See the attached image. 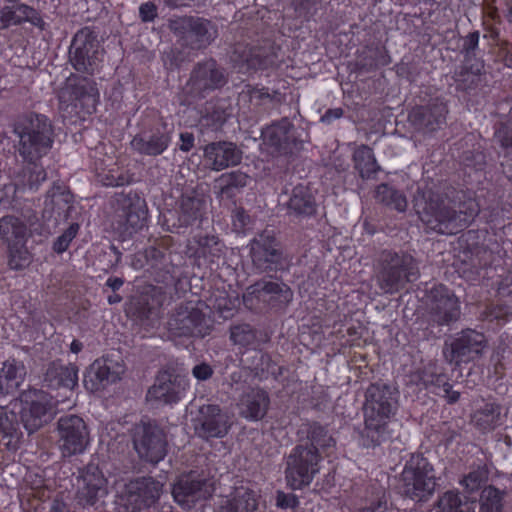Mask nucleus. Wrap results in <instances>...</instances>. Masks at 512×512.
I'll return each mask as SVG.
<instances>
[{"label": "nucleus", "instance_id": "1", "mask_svg": "<svg viewBox=\"0 0 512 512\" xmlns=\"http://www.w3.org/2000/svg\"><path fill=\"white\" fill-rule=\"evenodd\" d=\"M58 404L46 392L29 389L8 405L0 406V441L8 450H17L22 438L18 415L27 432L33 433L53 418Z\"/></svg>", "mask_w": 512, "mask_h": 512}, {"label": "nucleus", "instance_id": "2", "mask_svg": "<svg viewBox=\"0 0 512 512\" xmlns=\"http://www.w3.org/2000/svg\"><path fill=\"white\" fill-rule=\"evenodd\" d=\"M14 133L18 137V152L32 168L27 169V182L16 184L15 190L26 188L37 189L45 181L46 172L36 161L46 155L53 145V128L48 117L31 113L19 119L14 125ZM26 177V174L24 175Z\"/></svg>", "mask_w": 512, "mask_h": 512}, {"label": "nucleus", "instance_id": "3", "mask_svg": "<svg viewBox=\"0 0 512 512\" xmlns=\"http://www.w3.org/2000/svg\"><path fill=\"white\" fill-rule=\"evenodd\" d=\"M396 390L388 385L372 384L366 393L365 427L359 433V445L373 448L388 440L390 418L396 411Z\"/></svg>", "mask_w": 512, "mask_h": 512}, {"label": "nucleus", "instance_id": "4", "mask_svg": "<svg viewBox=\"0 0 512 512\" xmlns=\"http://www.w3.org/2000/svg\"><path fill=\"white\" fill-rule=\"evenodd\" d=\"M310 444L298 445L287 458L285 477L287 485L293 490L302 489L311 484L320 471L321 456L318 448L326 449L335 445V440L320 425H311L308 432Z\"/></svg>", "mask_w": 512, "mask_h": 512}, {"label": "nucleus", "instance_id": "5", "mask_svg": "<svg viewBox=\"0 0 512 512\" xmlns=\"http://www.w3.org/2000/svg\"><path fill=\"white\" fill-rule=\"evenodd\" d=\"M437 478L431 463L420 454H413L406 461L401 473L403 493L415 501L429 499L436 488Z\"/></svg>", "mask_w": 512, "mask_h": 512}, {"label": "nucleus", "instance_id": "6", "mask_svg": "<svg viewBox=\"0 0 512 512\" xmlns=\"http://www.w3.org/2000/svg\"><path fill=\"white\" fill-rule=\"evenodd\" d=\"M99 100V92L95 84L84 79L77 85L68 83L59 93V108L63 117L92 114Z\"/></svg>", "mask_w": 512, "mask_h": 512}, {"label": "nucleus", "instance_id": "7", "mask_svg": "<svg viewBox=\"0 0 512 512\" xmlns=\"http://www.w3.org/2000/svg\"><path fill=\"white\" fill-rule=\"evenodd\" d=\"M59 449L64 457L83 453L90 443L89 431L84 420L76 415L58 420Z\"/></svg>", "mask_w": 512, "mask_h": 512}, {"label": "nucleus", "instance_id": "8", "mask_svg": "<svg viewBox=\"0 0 512 512\" xmlns=\"http://www.w3.org/2000/svg\"><path fill=\"white\" fill-rule=\"evenodd\" d=\"M0 235L9 244V266L18 270L30 263V255L24 244L27 238L25 224L14 216H5L0 219Z\"/></svg>", "mask_w": 512, "mask_h": 512}, {"label": "nucleus", "instance_id": "9", "mask_svg": "<svg viewBox=\"0 0 512 512\" xmlns=\"http://www.w3.org/2000/svg\"><path fill=\"white\" fill-rule=\"evenodd\" d=\"M71 63L77 71L92 74L98 66V45L88 30L79 31L71 45Z\"/></svg>", "mask_w": 512, "mask_h": 512}, {"label": "nucleus", "instance_id": "10", "mask_svg": "<svg viewBox=\"0 0 512 512\" xmlns=\"http://www.w3.org/2000/svg\"><path fill=\"white\" fill-rule=\"evenodd\" d=\"M188 386L184 377L163 371L157 375L155 383L148 390L147 398L163 404H174L185 396Z\"/></svg>", "mask_w": 512, "mask_h": 512}, {"label": "nucleus", "instance_id": "11", "mask_svg": "<svg viewBox=\"0 0 512 512\" xmlns=\"http://www.w3.org/2000/svg\"><path fill=\"white\" fill-rule=\"evenodd\" d=\"M78 499L84 506H94L108 494V480L99 468L88 465L77 481Z\"/></svg>", "mask_w": 512, "mask_h": 512}, {"label": "nucleus", "instance_id": "12", "mask_svg": "<svg viewBox=\"0 0 512 512\" xmlns=\"http://www.w3.org/2000/svg\"><path fill=\"white\" fill-rule=\"evenodd\" d=\"M124 365L110 358L95 360L84 377V385L91 392H98L121 379Z\"/></svg>", "mask_w": 512, "mask_h": 512}, {"label": "nucleus", "instance_id": "13", "mask_svg": "<svg viewBox=\"0 0 512 512\" xmlns=\"http://www.w3.org/2000/svg\"><path fill=\"white\" fill-rule=\"evenodd\" d=\"M194 428L202 438H223L230 429L229 417L216 405H204L199 409Z\"/></svg>", "mask_w": 512, "mask_h": 512}, {"label": "nucleus", "instance_id": "14", "mask_svg": "<svg viewBox=\"0 0 512 512\" xmlns=\"http://www.w3.org/2000/svg\"><path fill=\"white\" fill-rule=\"evenodd\" d=\"M138 429L134 438V447L138 455L151 463L160 462L166 455V444L162 432L151 425H143Z\"/></svg>", "mask_w": 512, "mask_h": 512}, {"label": "nucleus", "instance_id": "15", "mask_svg": "<svg viewBox=\"0 0 512 512\" xmlns=\"http://www.w3.org/2000/svg\"><path fill=\"white\" fill-rule=\"evenodd\" d=\"M213 488L210 482L196 480L192 475H183L174 484L172 495L183 509L192 508L196 502L211 496Z\"/></svg>", "mask_w": 512, "mask_h": 512}, {"label": "nucleus", "instance_id": "16", "mask_svg": "<svg viewBox=\"0 0 512 512\" xmlns=\"http://www.w3.org/2000/svg\"><path fill=\"white\" fill-rule=\"evenodd\" d=\"M273 299L288 303L292 299V292L283 283L262 281L248 287L243 294V302L249 309L256 308L260 302H270Z\"/></svg>", "mask_w": 512, "mask_h": 512}, {"label": "nucleus", "instance_id": "17", "mask_svg": "<svg viewBox=\"0 0 512 512\" xmlns=\"http://www.w3.org/2000/svg\"><path fill=\"white\" fill-rule=\"evenodd\" d=\"M163 484L152 478H142L130 481L126 485L127 503L131 504L132 512L141 511L143 507H149L160 497Z\"/></svg>", "mask_w": 512, "mask_h": 512}, {"label": "nucleus", "instance_id": "18", "mask_svg": "<svg viewBox=\"0 0 512 512\" xmlns=\"http://www.w3.org/2000/svg\"><path fill=\"white\" fill-rule=\"evenodd\" d=\"M485 347V337L474 330L463 331L451 343L450 360L456 364L474 360Z\"/></svg>", "mask_w": 512, "mask_h": 512}, {"label": "nucleus", "instance_id": "19", "mask_svg": "<svg viewBox=\"0 0 512 512\" xmlns=\"http://www.w3.org/2000/svg\"><path fill=\"white\" fill-rule=\"evenodd\" d=\"M392 262L391 268L384 272L380 278V286L385 293H394L402 288L405 282L417 278V272L411 257H403L400 260L396 256Z\"/></svg>", "mask_w": 512, "mask_h": 512}, {"label": "nucleus", "instance_id": "20", "mask_svg": "<svg viewBox=\"0 0 512 512\" xmlns=\"http://www.w3.org/2000/svg\"><path fill=\"white\" fill-rule=\"evenodd\" d=\"M477 212L474 208H471L469 213L460 211L459 214L447 210H439L432 215L435 218V224H433L432 220L427 218L429 215L428 211H418L422 221L427 222L432 229L442 234L457 233L459 229L467 225L476 216Z\"/></svg>", "mask_w": 512, "mask_h": 512}, {"label": "nucleus", "instance_id": "21", "mask_svg": "<svg viewBox=\"0 0 512 512\" xmlns=\"http://www.w3.org/2000/svg\"><path fill=\"white\" fill-rule=\"evenodd\" d=\"M251 258L254 265L261 270H272L280 259V253L273 235L262 233L251 242Z\"/></svg>", "mask_w": 512, "mask_h": 512}, {"label": "nucleus", "instance_id": "22", "mask_svg": "<svg viewBox=\"0 0 512 512\" xmlns=\"http://www.w3.org/2000/svg\"><path fill=\"white\" fill-rule=\"evenodd\" d=\"M432 299V309L435 311L437 320L441 324H447L456 320L460 313L458 299L443 285H437L430 291Z\"/></svg>", "mask_w": 512, "mask_h": 512}, {"label": "nucleus", "instance_id": "23", "mask_svg": "<svg viewBox=\"0 0 512 512\" xmlns=\"http://www.w3.org/2000/svg\"><path fill=\"white\" fill-rule=\"evenodd\" d=\"M204 321L205 318L199 312V309L187 308L185 312L177 311L168 322L169 331L174 336L192 335L203 337L206 334V330L202 325Z\"/></svg>", "mask_w": 512, "mask_h": 512}, {"label": "nucleus", "instance_id": "24", "mask_svg": "<svg viewBox=\"0 0 512 512\" xmlns=\"http://www.w3.org/2000/svg\"><path fill=\"white\" fill-rule=\"evenodd\" d=\"M28 22L40 30L45 29V22L40 14L25 4L6 6L0 10V30Z\"/></svg>", "mask_w": 512, "mask_h": 512}, {"label": "nucleus", "instance_id": "25", "mask_svg": "<svg viewBox=\"0 0 512 512\" xmlns=\"http://www.w3.org/2000/svg\"><path fill=\"white\" fill-rule=\"evenodd\" d=\"M204 157L212 169L217 171L237 165L241 161L240 151L230 142H217L207 145L204 149Z\"/></svg>", "mask_w": 512, "mask_h": 512}, {"label": "nucleus", "instance_id": "26", "mask_svg": "<svg viewBox=\"0 0 512 512\" xmlns=\"http://www.w3.org/2000/svg\"><path fill=\"white\" fill-rule=\"evenodd\" d=\"M224 83L223 73L217 69L214 61L209 60L199 65L192 73L190 83L191 89L204 91L215 89Z\"/></svg>", "mask_w": 512, "mask_h": 512}, {"label": "nucleus", "instance_id": "27", "mask_svg": "<svg viewBox=\"0 0 512 512\" xmlns=\"http://www.w3.org/2000/svg\"><path fill=\"white\" fill-rule=\"evenodd\" d=\"M73 209V196L61 187H54L45 201V213H49L56 222L67 220Z\"/></svg>", "mask_w": 512, "mask_h": 512}, {"label": "nucleus", "instance_id": "28", "mask_svg": "<svg viewBox=\"0 0 512 512\" xmlns=\"http://www.w3.org/2000/svg\"><path fill=\"white\" fill-rule=\"evenodd\" d=\"M45 381L51 388H65L71 392L78 383V368L73 364L63 366L52 363L46 372Z\"/></svg>", "mask_w": 512, "mask_h": 512}, {"label": "nucleus", "instance_id": "29", "mask_svg": "<svg viewBox=\"0 0 512 512\" xmlns=\"http://www.w3.org/2000/svg\"><path fill=\"white\" fill-rule=\"evenodd\" d=\"M170 141L171 137L167 131L158 130L149 136H135L131 146L141 154L156 156L168 148Z\"/></svg>", "mask_w": 512, "mask_h": 512}, {"label": "nucleus", "instance_id": "30", "mask_svg": "<svg viewBox=\"0 0 512 512\" xmlns=\"http://www.w3.org/2000/svg\"><path fill=\"white\" fill-rule=\"evenodd\" d=\"M257 507L256 495L248 487H237L227 497L219 512H254Z\"/></svg>", "mask_w": 512, "mask_h": 512}, {"label": "nucleus", "instance_id": "31", "mask_svg": "<svg viewBox=\"0 0 512 512\" xmlns=\"http://www.w3.org/2000/svg\"><path fill=\"white\" fill-rule=\"evenodd\" d=\"M268 407V396L264 390L252 389L241 400V414L250 420L261 419Z\"/></svg>", "mask_w": 512, "mask_h": 512}, {"label": "nucleus", "instance_id": "32", "mask_svg": "<svg viewBox=\"0 0 512 512\" xmlns=\"http://www.w3.org/2000/svg\"><path fill=\"white\" fill-rule=\"evenodd\" d=\"M26 376L25 366L16 361H6L0 371V392L10 394L16 391Z\"/></svg>", "mask_w": 512, "mask_h": 512}, {"label": "nucleus", "instance_id": "33", "mask_svg": "<svg viewBox=\"0 0 512 512\" xmlns=\"http://www.w3.org/2000/svg\"><path fill=\"white\" fill-rule=\"evenodd\" d=\"M290 128L291 124L288 120L266 127L262 132L264 143L274 147L278 152H285L290 138Z\"/></svg>", "mask_w": 512, "mask_h": 512}, {"label": "nucleus", "instance_id": "34", "mask_svg": "<svg viewBox=\"0 0 512 512\" xmlns=\"http://www.w3.org/2000/svg\"><path fill=\"white\" fill-rule=\"evenodd\" d=\"M249 182V176L241 171H232L222 174L217 180L215 188L218 189V197L230 198L235 190L245 187Z\"/></svg>", "mask_w": 512, "mask_h": 512}, {"label": "nucleus", "instance_id": "35", "mask_svg": "<svg viewBox=\"0 0 512 512\" xmlns=\"http://www.w3.org/2000/svg\"><path fill=\"white\" fill-rule=\"evenodd\" d=\"M221 251L219 241L214 235L201 236L198 239L190 241L187 246V253L190 257L207 258L214 257Z\"/></svg>", "mask_w": 512, "mask_h": 512}, {"label": "nucleus", "instance_id": "36", "mask_svg": "<svg viewBox=\"0 0 512 512\" xmlns=\"http://www.w3.org/2000/svg\"><path fill=\"white\" fill-rule=\"evenodd\" d=\"M187 24L190 29V38H195L198 47L206 46L216 37V29L208 20L189 19Z\"/></svg>", "mask_w": 512, "mask_h": 512}, {"label": "nucleus", "instance_id": "37", "mask_svg": "<svg viewBox=\"0 0 512 512\" xmlns=\"http://www.w3.org/2000/svg\"><path fill=\"white\" fill-rule=\"evenodd\" d=\"M474 509L473 502L462 500L458 492L447 491L438 501L437 512H474Z\"/></svg>", "mask_w": 512, "mask_h": 512}, {"label": "nucleus", "instance_id": "38", "mask_svg": "<svg viewBox=\"0 0 512 512\" xmlns=\"http://www.w3.org/2000/svg\"><path fill=\"white\" fill-rule=\"evenodd\" d=\"M290 210L297 214H311L314 211V201L308 189L302 185L296 186L288 202Z\"/></svg>", "mask_w": 512, "mask_h": 512}, {"label": "nucleus", "instance_id": "39", "mask_svg": "<svg viewBox=\"0 0 512 512\" xmlns=\"http://www.w3.org/2000/svg\"><path fill=\"white\" fill-rule=\"evenodd\" d=\"M355 167L361 177H370L377 171V163L370 147L362 145L354 152Z\"/></svg>", "mask_w": 512, "mask_h": 512}, {"label": "nucleus", "instance_id": "40", "mask_svg": "<svg viewBox=\"0 0 512 512\" xmlns=\"http://www.w3.org/2000/svg\"><path fill=\"white\" fill-rule=\"evenodd\" d=\"M500 406L495 403H486L484 408L477 411L473 417L475 424L483 431L491 430L500 423Z\"/></svg>", "mask_w": 512, "mask_h": 512}, {"label": "nucleus", "instance_id": "41", "mask_svg": "<svg viewBox=\"0 0 512 512\" xmlns=\"http://www.w3.org/2000/svg\"><path fill=\"white\" fill-rule=\"evenodd\" d=\"M146 225V211L144 203L139 198L136 203H131L126 213L125 232L131 235Z\"/></svg>", "mask_w": 512, "mask_h": 512}, {"label": "nucleus", "instance_id": "42", "mask_svg": "<svg viewBox=\"0 0 512 512\" xmlns=\"http://www.w3.org/2000/svg\"><path fill=\"white\" fill-rule=\"evenodd\" d=\"M376 196L379 201L399 212L405 211L407 207V201L404 195L386 184L378 186Z\"/></svg>", "mask_w": 512, "mask_h": 512}, {"label": "nucleus", "instance_id": "43", "mask_svg": "<svg viewBox=\"0 0 512 512\" xmlns=\"http://www.w3.org/2000/svg\"><path fill=\"white\" fill-rule=\"evenodd\" d=\"M503 493L493 486L486 487L480 497V512H502Z\"/></svg>", "mask_w": 512, "mask_h": 512}, {"label": "nucleus", "instance_id": "44", "mask_svg": "<svg viewBox=\"0 0 512 512\" xmlns=\"http://www.w3.org/2000/svg\"><path fill=\"white\" fill-rule=\"evenodd\" d=\"M487 479L488 471L486 467L478 466L463 477L460 481V485L463 486L467 492L473 493L478 491Z\"/></svg>", "mask_w": 512, "mask_h": 512}, {"label": "nucleus", "instance_id": "45", "mask_svg": "<svg viewBox=\"0 0 512 512\" xmlns=\"http://www.w3.org/2000/svg\"><path fill=\"white\" fill-rule=\"evenodd\" d=\"M418 386L423 388L434 387V392L440 394L444 390V383H448L446 377L442 374H436L431 369L425 370L421 375H417Z\"/></svg>", "mask_w": 512, "mask_h": 512}, {"label": "nucleus", "instance_id": "46", "mask_svg": "<svg viewBox=\"0 0 512 512\" xmlns=\"http://www.w3.org/2000/svg\"><path fill=\"white\" fill-rule=\"evenodd\" d=\"M254 338V331L248 324H240L231 328V340L236 345L249 346Z\"/></svg>", "mask_w": 512, "mask_h": 512}, {"label": "nucleus", "instance_id": "47", "mask_svg": "<svg viewBox=\"0 0 512 512\" xmlns=\"http://www.w3.org/2000/svg\"><path fill=\"white\" fill-rule=\"evenodd\" d=\"M447 109L443 104H436L429 110L428 114L424 116L425 125L431 130L440 127L446 119Z\"/></svg>", "mask_w": 512, "mask_h": 512}, {"label": "nucleus", "instance_id": "48", "mask_svg": "<svg viewBox=\"0 0 512 512\" xmlns=\"http://www.w3.org/2000/svg\"><path fill=\"white\" fill-rule=\"evenodd\" d=\"M200 206L201 203L199 200L187 199L182 201V216L180 220L184 225H188L192 220H195L200 216Z\"/></svg>", "mask_w": 512, "mask_h": 512}, {"label": "nucleus", "instance_id": "49", "mask_svg": "<svg viewBox=\"0 0 512 512\" xmlns=\"http://www.w3.org/2000/svg\"><path fill=\"white\" fill-rule=\"evenodd\" d=\"M79 231V225L77 223H72L68 229L61 234L56 241L54 242L53 249L57 253L65 252L71 241L76 237Z\"/></svg>", "mask_w": 512, "mask_h": 512}, {"label": "nucleus", "instance_id": "50", "mask_svg": "<svg viewBox=\"0 0 512 512\" xmlns=\"http://www.w3.org/2000/svg\"><path fill=\"white\" fill-rule=\"evenodd\" d=\"M249 223V216L243 210H236L233 214V226L236 231L244 232Z\"/></svg>", "mask_w": 512, "mask_h": 512}, {"label": "nucleus", "instance_id": "51", "mask_svg": "<svg viewBox=\"0 0 512 512\" xmlns=\"http://www.w3.org/2000/svg\"><path fill=\"white\" fill-rule=\"evenodd\" d=\"M479 44V33L473 32L466 36L464 39L463 50L466 58H468L478 47Z\"/></svg>", "mask_w": 512, "mask_h": 512}, {"label": "nucleus", "instance_id": "52", "mask_svg": "<svg viewBox=\"0 0 512 512\" xmlns=\"http://www.w3.org/2000/svg\"><path fill=\"white\" fill-rule=\"evenodd\" d=\"M212 374H213V370H212L211 366L207 363H200L192 369V375L197 380H201V381L207 380L212 376Z\"/></svg>", "mask_w": 512, "mask_h": 512}, {"label": "nucleus", "instance_id": "53", "mask_svg": "<svg viewBox=\"0 0 512 512\" xmlns=\"http://www.w3.org/2000/svg\"><path fill=\"white\" fill-rule=\"evenodd\" d=\"M139 13L144 22H149L157 16V8L153 3L146 2L140 6Z\"/></svg>", "mask_w": 512, "mask_h": 512}, {"label": "nucleus", "instance_id": "54", "mask_svg": "<svg viewBox=\"0 0 512 512\" xmlns=\"http://www.w3.org/2000/svg\"><path fill=\"white\" fill-rule=\"evenodd\" d=\"M277 506L281 508L293 507L296 503V498L294 495H288L284 492H278L277 494Z\"/></svg>", "mask_w": 512, "mask_h": 512}, {"label": "nucleus", "instance_id": "55", "mask_svg": "<svg viewBox=\"0 0 512 512\" xmlns=\"http://www.w3.org/2000/svg\"><path fill=\"white\" fill-rule=\"evenodd\" d=\"M496 136L502 146L512 148V131L509 132L507 128L502 127L496 132Z\"/></svg>", "mask_w": 512, "mask_h": 512}, {"label": "nucleus", "instance_id": "56", "mask_svg": "<svg viewBox=\"0 0 512 512\" xmlns=\"http://www.w3.org/2000/svg\"><path fill=\"white\" fill-rule=\"evenodd\" d=\"M387 501L384 497L379 498L377 501L372 502L369 506L365 507L362 512H386Z\"/></svg>", "mask_w": 512, "mask_h": 512}, {"label": "nucleus", "instance_id": "57", "mask_svg": "<svg viewBox=\"0 0 512 512\" xmlns=\"http://www.w3.org/2000/svg\"><path fill=\"white\" fill-rule=\"evenodd\" d=\"M343 116L342 108H332L325 112V114L321 117V121L326 124H330L336 119H339Z\"/></svg>", "mask_w": 512, "mask_h": 512}, {"label": "nucleus", "instance_id": "58", "mask_svg": "<svg viewBox=\"0 0 512 512\" xmlns=\"http://www.w3.org/2000/svg\"><path fill=\"white\" fill-rule=\"evenodd\" d=\"M235 307V300H226V299H215L213 304V308L217 309L219 312L224 314L227 311L232 310Z\"/></svg>", "mask_w": 512, "mask_h": 512}, {"label": "nucleus", "instance_id": "59", "mask_svg": "<svg viewBox=\"0 0 512 512\" xmlns=\"http://www.w3.org/2000/svg\"><path fill=\"white\" fill-rule=\"evenodd\" d=\"M180 150L184 152H188L192 149L194 145V136L191 133H181L180 135Z\"/></svg>", "mask_w": 512, "mask_h": 512}, {"label": "nucleus", "instance_id": "60", "mask_svg": "<svg viewBox=\"0 0 512 512\" xmlns=\"http://www.w3.org/2000/svg\"><path fill=\"white\" fill-rule=\"evenodd\" d=\"M101 181L105 186H122L126 183V178L124 176L107 175Z\"/></svg>", "mask_w": 512, "mask_h": 512}, {"label": "nucleus", "instance_id": "61", "mask_svg": "<svg viewBox=\"0 0 512 512\" xmlns=\"http://www.w3.org/2000/svg\"><path fill=\"white\" fill-rule=\"evenodd\" d=\"M443 396L447 398L449 403L458 401L460 394L457 391H453L449 383H444Z\"/></svg>", "mask_w": 512, "mask_h": 512}, {"label": "nucleus", "instance_id": "62", "mask_svg": "<svg viewBox=\"0 0 512 512\" xmlns=\"http://www.w3.org/2000/svg\"><path fill=\"white\" fill-rule=\"evenodd\" d=\"M123 283V280L119 277H110L106 281V285L110 287L113 291L120 289Z\"/></svg>", "mask_w": 512, "mask_h": 512}, {"label": "nucleus", "instance_id": "63", "mask_svg": "<svg viewBox=\"0 0 512 512\" xmlns=\"http://www.w3.org/2000/svg\"><path fill=\"white\" fill-rule=\"evenodd\" d=\"M83 348V344L78 340H73L70 345V351L74 354L79 353Z\"/></svg>", "mask_w": 512, "mask_h": 512}, {"label": "nucleus", "instance_id": "64", "mask_svg": "<svg viewBox=\"0 0 512 512\" xmlns=\"http://www.w3.org/2000/svg\"><path fill=\"white\" fill-rule=\"evenodd\" d=\"M482 68H483V64H482V62H480V61L476 62V64H475V65L471 66V70H472V72H473L474 74H478V73H480V72H481V70H482Z\"/></svg>", "mask_w": 512, "mask_h": 512}]
</instances>
